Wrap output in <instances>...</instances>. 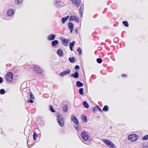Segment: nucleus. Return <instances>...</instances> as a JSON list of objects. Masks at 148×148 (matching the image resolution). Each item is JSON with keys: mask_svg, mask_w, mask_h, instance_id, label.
Here are the masks:
<instances>
[{"mask_svg": "<svg viewBox=\"0 0 148 148\" xmlns=\"http://www.w3.org/2000/svg\"><path fill=\"white\" fill-rule=\"evenodd\" d=\"M71 72V71L70 69H67L65 71L61 72L60 73L59 75L61 77H62L64 75H66L70 74Z\"/></svg>", "mask_w": 148, "mask_h": 148, "instance_id": "obj_11", "label": "nucleus"}, {"mask_svg": "<svg viewBox=\"0 0 148 148\" xmlns=\"http://www.w3.org/2000/svg\"><path fill=\"white\" fill-rule=\"evenodd\" d=\"M76 85L77 87H80L83 86V84L80 81H78L76 82Z\"/></svg>", "mask_w": 148, "mask_h": 148, "instance_id": "obj_23", "label": "nucleus"}, {"mask_svg": "<svg viewBox=\"0 0 148 148\" xmlns=\"http://www.w3.org/2000/svg\"><path fill=\"white\" fill-rule=\"evenodd\" d=\"M81 136L82 138L85 141H87L88 138V135L85 132L83 131L81 133Z\"/></svg>", "mask_w": 148, "mask_h": 148, "instance_id": "obj_10", "label": "nucleus"}, {"mask_svg": "<svg viewBox=\"0 0 148 148\" xmlns=\"http://www.w3.org/2000/svg\"><path fill=\"white\" fill-rule=\"evenodd\" d=\"M69 21H75L76 23H78L79 21V18L77 16H71L69 17Z\"/></svg>", "mask_w": 148, "mask_h": 148, "instance_id": "obj_9", "label": "nucleus"}, {"mask_svg": "<svg viewBox=\"0 0 148 148\" xmlns=\"http://www.w3.org/2000/svg\"><path fill=\"white\" fill-rule=\"evenodd\" d=\"M123 25L126 27L129 26V25L128 22L127 21H123L122 22Z\"/></svg>", "mask_w": 148, "mask_h": 148, "instance_id": "obj_31", "label": "nucleus"}, {"mask_svg": "<svg viewBox=\"0 0 148 148\" xmlns=\"http://www.w3.org/2000/svg\"><path fill=\"white\" fill-rule=\"evenodd\" d=\"M128 138L132 142L136 141L138 138V137L135 134H132L128 136Z\"/></svg>", "mask_w": 148, "mask_h": 148, "instance_id": "obj_6", "label": "nucleus"}, {"mask_svg": "<svg viewBox=\"0 0 148 148\" xmlns=\"http://www.w3.org/2000/svg\"><path fill=\"white\" fill-rule=\"evenodd\" d=\"M69 29L70 30L71 33H72L73 30L74 28V25L71 22L67 24Z\"/></svg>", "mask_w": 148, "mask_h": 148, "instance_id": "obj_13", "label": "nucleus"}, {"mask_svg": "<svg viewBox=\"0 0 148 148\" xmlns=\"http://www.w3.org/2000/svg\"><path fill=\"white\" fill-rule=\"evenodd\" d=\"M14 14V10L12 9H10L8 10L7 14L8 16H11Z\"/></svg>", "mask_w": 148, "mask_h": 148, "instance_id": "obj_16", "label": "nucleus"}, {"mask_svg": "<svg viewBox=\"0 0 148 148\" xmlns=\"http://www.w3.org/2000/svg\"><path fill=\"white\" fill-rule=\"evenodd\" d=\"M27 94V97L28 98L30 99L27 100V101L30 103H33L34 102L33 99H34V97L32 93L31 92H25L24 93H23V95L24 96H25V95Z\"/></svg>", "mask_w": 148, "mask_h": 148, "instance_id": "obj_1", "label": "nucleus"}, {"mask_svg": "<svg viewBox=\"0 0 148 148\" xmlns=\"http://www.w3.org/2000/svg\"><path fill=\"white\" fill-rule=\"evenodd\" d=\"M5 79L7 81L10 83L12 82L13 80V75L12 72H8L6 75Z\"/></svg>", "mask_w": 148, "mask_h": 148, "instance_id": "obj_3", "label": "nucleus"}, {"mask_svg": "<svg viewBox=\"0 0 148 148\" xmlns=\"http://www.w3.org/2000/svg\"><path fill=\"white\" fill-rule=\"evenodd\" d=\"M98 117L99 118V116H98Z\"/></svg>", "mask_w": 148, "mask_h": 148, "instance_id": "obj_53", "label": "nucleus"}, {"mask_svg": "<svg viewBox=\"0 0 148 148\" xmlns=\"http://www.w3.org/2000/svg\"><path fill=\"white\" fill-rule=\"evenodd\" d=\"M75 70H77L80 69V67L79 65H76L75 66Z\"/></svg>", "mask_w": 148, "mask_h": 148, "instance_id": "obj_42", "label": "nucleus"}, {"mask_svg": "<svg viewBox=\"0 0 148 148\" xmlns=\"http://www.w3.org/2000/svg\"><path fill=\"white\" fill-rule=\"evenodd\" d=\"M23 2L22 0H16L15 3L16 5H18L22 3Z\"/></svg>", "mask_w": 148, "mask_h": 148, "instance_id": "obj_30", "label": "nucleus"}, {"mask_svg": "<svg viewBox=\"0 0 148 148\" xmlns=\"http://www.w3.org/2000/svg\"><path fill=\"white\" fill-rule=\"evenodd\" d=\"M143 148H148V146L147 145H144Z\"/></svg>", "mask_w": 148, "mask_h": 148, "instance_id": "obj_45", "label": "nucleus"}, {"mask_svg": "<svg viewBox=\"0 0 148 148\" xmlns=\"http://www.w3.org/2000/svg\"><path fill=\"white\" fill-rule=\"evenodd\" d=\"M35 123L38 126H42L43 125L42 121H36Z\"/></svg>", "mask_w": 148, "mask_h": 148, "instance_id": "obj_20", "label": "nucleus"}, {"mask_svg": "<svg viewBox=\"0 0 148 148\" xmlns=\"http://www.w3.org/2000/svg\"><path fill=\"white\" fill-rule=\"evenodd\" d=\"M93 110L94 112L95 111H96L97 110V108H96V106L94 108H93Z\"/></svg>", "mask_w": 148, "mask_h": 148, "instance_id": "obj_46", "label": "nucleus"}, {"mask_svg": "<svg viewBox=\"0 0 148 148\" xmlns=\"http://www.w3.org/2000/svg\"><path fill=\"white\" fill-rule=\"evenodd\" d=\"M33 67L35 71L38 74L41 73L43 70L37 65H33Z\"/></svg>", "mask_w": 148, "mask_h": 148, "instance_id": "obj_7", "label": "nucleus"}, {"mask_svg": "<svg viewBox=\"0 0 148 148\" xmlns=\"http://www.w3.org/2000/svg\"><path fill=\"white\" fill-rule=\"evenodd\" d=\"M71 120H78L76 118L75 116L72 115L71 117Z\"/></svg>", "mask_w": 148, "mask_h": 148, "instance_id": "obj_40", "label": "nucleus"}, {"mask_svg": "<svg viewBox=\"0 0 148 148\" xmlns=\"http://www.w3.org/2000/svg\"><path fill=\"white\" fill-rule=\"evenodd\" d=\"M62 110L65 112L67 111L69 108V103L66 101H64L62 103Z\"/></svg>", "mask_w": 148, "mask_h": 148, "instance_id": "obj_4", "label": "nucleus"}, {"mask_svg": "<svg viewBox=\"0 0 148 148\" xmlns=\"http://www.w3.org/2000/svg\"><path fill=\"white\" fill-rule=\"evenodd\" d=\"M109 109V107L107 105H105L104 106L103 109L102 111H105V112H107Z\"/></svg>", "mask_w": 148, "mask_h": 148, "instance_id": "obj_27", "label": "nucleus"}, {"mask_svg": "<svg viewBox=\"0 0 148 148\" xmlns=\"http://www.w3.org/2000/svg\"><path fill=\"white\" fill-rule=\"evenodd\" d=\"M84 10V4H81L79 10V12L80 13V16H82L83 11Z\"/></svg>", "mask_w": 148, "mask_h": 148, "instance_id": "obj_18", "label": "nucleus"}, {"mask_svg": "<svg viewBox=\"0 0 148 148\" xmlns=\"http://www.w3.org/2000/svg\"><path fill=\"white\" fill-rule=\"evenodd\" d=\"M78 31V30L77 28H75V32L76 33H77Z\"/></svg>", "mask_w": 148, "mask_h": 148, "instance_id": "obj_48", "label": "nucleus"}, {"mask_svg": "<svg viewBox=\"0 0 148 148\" xmlns=\"http://www.w3.org/2000/svg\"><path fill=\"white\" fill-rule=\"evenodd\" d=\"M96 108H97V110L100 111L101 112H102V110L99 107V106L98 105H97L96 106Z\"/></svg>", "mask_w": 148, "mask_h": 148, "instance_id": "obj_41", "label": "nucleus"}, {"mask_svg": "<svg viewBox=\"0 0 148 148\" xmlns=\"http://www.w3.org/2000/svg\"><path fill=\"white\" fill-rule=\"evenodd\" d=\"M37 136V134L35 132H34V134H33V139L34 140H36L37 138H36V137Z\"/></svg>", "mask_w": 148, "mask_h": 148, "instance_id": "obj_36", "label": "nucleus"}, {"mask_svg": "<svg viewBox=\"0 0 148 148\" xmlns=\"http://www.w3.org/2000/svg\"><path fill=\"white\" fill-rule=\"evenodd\" d=\"M69 16L68 15L65 17H63L61 19L62 22V23H64L66 21L69 19Z\"/></svg>", "mask_w": 148, "mask_h": 148, "instance_id": "obj_22", "label": "nucleus"}, {"mask_svg": "<svg viewBox=\"0 0 148 148\" xmlns=\"http://www.w3.org/2000/svg\"><path fill=\"white\" fill-rule=\"evenodd\" d=\"M5 90L3 89H1L0 90V94L1 95H3L5 93Z\"/></svg>", "mask_w": 148, "mask_h": 148, "instance_id": "obj_37", "label": "nucleus"}, {"mask_svg": "<svg viewBox=\"0 0 148 148\" xmlns=\"http://www.w3.org/2000/svg\"><path fill=\"white\" fill-rule=\"evenodd\" d=\"M59 125L61 127H63L64 125V121H57Z\"/></svg>", "mask_w": 148, "mask_h": 148, "instance_id": "obj_28", "label": "nucleus"}, {"mask_svg": "<svg viewBox=\"0 0 148 148\" xmlns=\"http://www.w3.org/2000/svg\"><path fill=\"white\" fill-rule=\"evenodd\" d=\"M96 61L98 63L101 64L102 62V60L100 58H97V59Z\"/></svg>", "mask_w": 148, "mask_h": 148, "instance_id": "obj_35", "label": "nucleus"}, {"mask_svg": "<svg viewBox=\"0 0 148 148\" xmlns=\"http://www.w3.org/2000/svg\"><path fill=\"white\" fill-rule=\"evenodd\" d=\"M73 121L75 124L78 125L79 124L78 121Z\"/></svg>", "mask_w": 148, "mask_h": 148, "instance_id": "obj_44", "label": "nucleus"}, {"mask_svg": "<svg viewBox=\"0 0 148 148\" xmlns=\"http://www.w3.org/2000/svg\"><path fill=\"white\" fill-rule=\"evenodd\" d=\"M62 45L65 46L67 47L68 46L70 40L69 39H66L64 38H63L62 40Z\"/></svg>", "mask_w": 148, "mask_h": 148, "instance_id": "obj_8", "label": "nucleus"}, {"mask_svg": "<svg viewBox=\"0 0 148 148\" xmlns=\"http://www.w3.org/2000/svg\"><path fill=\"white\" fill-rule=\"evenodd\" d=\"M56 37V35L54 34H52L49 35L47 39L49 41H52L54 40Z\"/></svg>", "mask_w": 148, "mask_h": 148, "instance_id": "obj_14", "label": "nucleus"}, {"mask_svg": "<svg viewBox=\"0 0 148 148\" xmlns=\"http://www.w3.org/2000/svg\"><path fill=\"white\" fill-rule=\"evenodd\" d=\"M142 140H146L148 139V135L144 136L142 137Z\"/></svg>", "mask_w": 148, "mask_h": 148, "instance_id": "obj_38", "label": "nucleus"}, {"mask_svg": "<svg viewBox=\"0 0 148 148\" xmlns=\"http://www.w3.org/2000/svg\"><path fill=\"white\" fill-rule=\"evenodd\" d=\"M73 126L75 128L77 131L80 130L81 128L80 126H79L78 125L75 124Z\"/></svg>", "mask_w": 148, "mask_h": 148, "instance_id": "obj_26", "label": "nucleus"}, {"mask_svg": "<svg viewBox=\"0 0 148 148\" xmlns=\"http://www.w3.org/2000/svg\"><path fill=\"white\" fill-rule=\"evenodd\" d=\"M84 123H86L87 121H83Z\"/></svg>", "mask_w": 148, "mask_h": 148, "instance_id": "obj_51", "label": "nucleus"}, {"mask_svg": "<svg viewBox=\"0 0 148 148\" xmlns=\"http://www.w3.org/2000/svg\"><path fill=\"white\" fill-rule=\"evenodd\" d=\"M63 116L60 115H59L57 116V120H63Z\"/></svg>", "mask_w": 148, "mask_h": 148, "instance_id": "obj_29", "label": "nucleus"}, {"mask_svg": "<svg viewBox=\"0 0 148 148\" xmlns=\"http://www.w3.org/2000/svg\"><path fill=\"white\" fill-rule=\"evenodd\" d=\"M73 3L74 4L76 7H78L80 3H81V1L80 0H71Z\"/></svg>", "mask_w": 148, "mask_h": 148, "instance_id": "obj_12", "label": "nucleus"}, {"mask_svg": "<svg viewBox=\"0 0 148 148\" xmlns=\"http://www.w3.org/2000/svg\"><path fill=\"white\" fill-rule=\"evenodd\" d=\"M66 0H56L54 4L56 6H62Z\"/></svg>", "mask_w": 148, "mask_h": 148, "instance_id": "obj_5", "label": "nucleus"}, {"mask_svg": "<svg viewBox=\"0 0 148 148\" xmlns=\"http://www.w3.org/2000/svg\"><path fill=\"white\" fill-rule=\"evenodd\" d=\"M3 82V78L1 77H0V84L2 83Z\"/></svg>", "mask_w": 148, "mask_h": 148, "instance_id": "obj_43", "label": "nucleus"}, {"mask_svg": "<svg viewBox=\"0 0 148 148\" xmlns=\"http://www.w3.org/2000/svg\"><path fill=\"white\" fill-rule=\"evenodd\" d=\"M81 117L82 120H87V116L86 115H82Z\"/></svg>", "mask_w": 148, "mask_h": 148, "instance_id": "obj_33", "label": "nucleus"}, {"mask_svg": "<svg viewBox=\"0 0 148 148\" xmlns=\"http://www.w3.org/2000/svg\"><path fill=\"white\" fill-rule=\"evenodd\" d=\"M101 140L103 143L110 148H116L115 145L111 141L106 139H102Z\"/></svg>", "mask_w": 148, "mask_h": 148, "instance_id": "obj_2", "label": "nucleus"}, {"mask_svg": "<svg viewBox=\"0 0 148 148\" xmlns=\"http://www.w3.org/2000/svg\"><path fill=\"white\" fill-rule=\"evenodd\" d=\"M118 39V38L117 37H115L114 38V40L115 41Z\"/></svg>", "mask_w": 148, "mask_h": 148, "instance_id": "obj_49", "label": "nucleus"}, {"mask_svg": "<svg viewBox=\"0 0 148 148\" xmlns=\"http://www.w3.org/2000/svg\"><path fill=\"white\" fill-rule=\"evenodd\" d=\"M121 75L123 77H127V75L125 74H123Z\"/></svg>", "mask_w": 148, "mask_h": 148, "instance_id": "obj_47", "label": "nucleus"}, {"mask_svg": "<svg viewBox=\"0 0 148 148\" xmlns=\"http://www.w3.org/2000/svg\"><path fill=\"white\" fill-rule=\"evenodd\" d=\"M57 53L59 56L61 57L63 56V52L61 49H59L57 50Z\"/></svg>", "mask_w": 148, "mask_h": 148, "instance_id": "obj_17", "label": "nucleus"}, {"mask_svg": "<svg viewBox=\"0 0 148 148\" xmlns=\"http://www.w3.org/2000/svg\"><path fill=\"white\" fill-rule=\"evenodd\" d=\"M105 44H106L105 43L102 42L101 43V45H105Z\"/></svg>", "mask_w": 148, "mask_h": 148, "instance_id": "obj_50", "label": "nucleus"}, {"mask_svg": "<svg viewBox=\"0 0 148 148\" xmlns=\"http://www.w3.org/2000/svg\"><path fill=\"white\" fill-rule=\"evenodd\" d=\"M49 109L51 112H55V110L54 109L53 107L51 105H49Z\"/></svg>", "mask_w": 148, "mask_h": 148, "instance_id": "obj_34", "label": "nucleus"}, {"mask_svg": "<svg viewBox=\"0 0 148 148\" xmlns=\"http://www.w3.org/2000/svg\"><path fill=\"white\" fill-rule=\"evenodd\" d=\"M59 41L58 40H55L51 42V45L53 47H55L58 43Z\"/></svg>", "mask_w": 148, "mask_h": 148, "instance_id": "obj_19", "label": "nucleus"}, {"mask_svg": "<svg viewBox=\"0 0 148 148\" xmlns=\"http://www.w3.org/2000/svg\"><path fill=\"white\" fill-rule=\"evenodd\" d=\"M83 105L86 108H88L89 106L88 103L86 101H84L83 103Z\"/></svg>", "mask_w": 148, "mask_h": 148, "instance_id": "obj_24", "label": "nucleus"}, {"mask_svg": "<svg viewBox=\"0 0 148 148\" xmlns=\"http://www.w3.org/2000/svg\"><path fill=\"white\" fill-rule=\"evenodd\" d=\"M71 76L74 78H77L79 77V74L78 70H76L74 73L71 74Z\"/></svg>", "mask_w": 148, "mask_h": 148, "instance_id": "obj_15", "label": "nucleus"}, {"mask_svg": "<svg viewBox=\"0 0 148 148\" xmlns=\"http://www.w3.org/2000/svg\"><path fill=\"white\" fill-rule=\"evenodd\" d=\"M69 60L70 62L73 63L75 61L76 59L75 57H69Z\"/></svg>", "mask_w": 148, "mask_h": 148, "instance_id": "obj_25", "label": "nucleus"}, {"mask_svg": "<svg viewBox=\"0 0 148 148\" xmlns=\"http://www.w3.org/2000/svg\"><path fill=\"white\" fill-rule=\"evenodd\" d=\"M77 51L79 55H81L82 53V51L80 48H78L77 50Z\"/></svg>", "mask_w": 148, "mask_h": 148, "instance_id": "obj_39", "label": "nucleus"}, {"mask_svg": "<svg viewBox=\"0 0 148 148\" xmlns=\"http://www.w3.org/2000/svg\"><path fill=\"white\" fill-rule=\"evenodd\" d=\"M111 128H112V127H110V129H111Z\"/></svg>", "mask_w": 148, "mask_h": 148, "instance_id": "obj_52", "label": "nucleus"}, {"mask_svg": "<svg viewBox=\"0 0 148 148\" xmlns=\"http://www.w3.org/2000/svg\"><path fill=\"white\" fill-rule=\"evenodd\" d=\"M79 93L80 95H82L84 94V89L83 88H79Z\"/></svg>", "mask_w": 148, "mask_h": 148, "instance_id": "obj_32", "label": "nucleus"}, {"mask_svg": "<svg viewBox=\"0 0 148 148\" xmlns=\"http://www.w3.org/2000/svg\"><path fill=\"white\" fill-rule=\"evenodd\" d=\"M75 43V41H73L72 42H70L69 44V48L70 50L72 51H73V47Z\"/></svg>", "mask_w": 148, "mask_h": 148, "instance_id": "obj_21", "label": "nucleus"}]
</instances>
